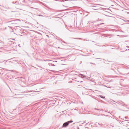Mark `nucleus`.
I'll list each match as a JSON object with an SVG mask.
<instances>
[{"label": "nucleus", "instance_id": "1", "mask_svg": "<svg viewBox=\"0 0 129 129\" xmlns=\"http://www.w3.org/2000/svg\"><path fill=\"white\" fill-rule=\"evenodd\" d=\"M73 122V121L70 120L67 122L64 123L62 125V127H66L70 123H72Z\"/></svg>", "mask_w": 129, "mask_h": 129}, {"label": "nucleus", "instance_id": "2", "mask_svg": "<svg viewBox=\"0 0 129 129\" xmlns=\"http://www.w3.org/2000/svg\"><path fill=\"white\" fill-rule=\"evenodd\" d=\"M122 124L124 125H128L129 124V121L127 120H125L124 121H121Z\"/></svg>", "mask_w": 129, "mask_h": 129}, {"label": "nucleus", "instance_id": "3", "mask_svg": "<svg viewBox=\"0 0 129 129\" xmlns=\"http://www.w3.org/2000/svg\"><path fill=\"white\" fill-rule=\"evenodd\" d=\"M101 6V5L96 4L95 7H94V8H93L92 9L94 10H98L100 9V8L101 7L99 6Z\"/></svg>", "mask_w": 129, "mask_h": 129}, {"label": "nucleus", "instance_id": "4", "mask_svg": "<svg viewBox=\"0 0 129 129\" xmlns=\"http://www.w3.org/2000/svg\"><path fill=\"white\" fill-rule=\"evenodd\" d=\"M80 76L82 78H86V76L82 74H79Z\"/></svg>", "mask_w": 129, "mask_h": 129}, {"label": "nucleus", "instance_id": "5", "mask_svg": "<svg viewBox=\"0 0 129 129\" xmlns=\"http://www.w3.org/2000/svg\"><path fill=\"white\" fill-rule=\"evenodd\" d=\"M96 4H90V6L93 7L94 8V7H95V6Z\"/></svg>", "mask_w": 129, "mask_h": 129}, {"label": "nucleus", "instance_id": "6", "mask_svg": "<svg viewBox=\"0 0 129 129\" xmlns=\"http://www.w3.org/2000/svg\"><path fill=\"white\" fill-rule=\"evenodd\" d=\"M100 96L102 98H104L105 97H104L103 96H102V95H100Z\"/></svg>", "mask_w": 129, "mask_h": 129}, {"label": "nucleus", "instance_id": "7", "mask_svg": "<svg viewBox=\"0 0 129 129\" xmlns=\"http://www.w3.org/2000/svg\"><path fill=\"white\" fill-rule=\"evenodd\" d=\"M74 39H81V38H73Z\"/></svg>", "mask_w": 129, "mask_h": 129}, {"label": "nucleus", "instance_id": "8", "mask_svg": "<svg viewBox=\"0 0 129 129\" xmlns=\"http://www.w3.org/2000/svg\"><path fill=\"white\" fill-rule=\"evenodd\" d=\"M50 60H44V61H48Z\"/></svg>", "mask_w": 129, "mask_h": 129}, {"label": "nucleus", "instance_id": "9", "mask_svg": "<svg viewBox=\"0 0 129 129\" xmlns=\"http://www.w3.org/2000/svg\"><path fill=\"white\" fill-rule=\"evenodd\" d=\"M111 102H115L114 101H113V100H112V101H111Z\"/></svg>", "mask_w": 129, "mask_h": 129}, {"label": "nucleus", "instance_id": "10", "mask_svg": "<svg viewBox=\"0 0 129 129\" xmlns=\"http://www.w3.org/2000/svg\"><path fill=\"white\" fill-rule=\"evenodd\" d=\"M128 117H125V118L127 119Z\"/></svg>", "mask_w": 129, "mask_h": 129}, {"label": "nucleus", "instance_id": "11", "mask_svg": "<svg viewBox=\"0 0 129 129\" xmlns=\"http://www.w3.org/2000/svg\"><path fill=\"white\" fill-rule=\"evenodd\" d=\"M125 120V119H122V120H123L122 121H123V120L124 121V120ZM121 120V121H122V120Z\"/></svg>", "mask_w": 129, "mask_h": 129}, {"label": "nucleus", "instance_id": "12", "mask_svg": "<svg viewBox=\"0 0 129 129\" xmlns=\"http://www.w3.org/2000/svg\"><path fill=\"white\" fill-rule=\"evenodd\" d=\"M63 42V43H66L65 42H64V41Z\"/></svg>", "mask_w": 129, "mask_h": 129}, {"label": "nucleus", "instance_id": "13", "mask_svg": "<svg viewBox=\"0 0 129 129\" xmlns=\"http://www.w3.org/2000/svg\"><path fill=\"white\" fill-rule=\"evenodd\" d=\"M104 24L103 23H101L100 24Z\"/></svg>", "mask_w": 129, "mask_h": 129}, {"label": "nucleus", "instance_id": "14", "mask_svg": "<svg viewBox=\"0 0 129 129\" xmlns=\"http://www.w3.org/2000/svg\"><path fill=\"white\" fill-rule=\"evenodd\" d=\"M95 109H96L95 108ZM96 110H99V109H96Z\"/></svg>", "mask_w": 129, "mask_h": 129}, {"label": "nucleus", "instance_id": "15", "mask_svg": "<svg viewBox=\"0 0 129 129\" xmlns=\"http://www.w3.org/2000/svg\"><path fill=\"white\" fill-rule=\"evenodd\" d=\"M80 82H82V81H81Z\"/></svg>", "mask_w": 129, "mask_h": 129}, {"label": "nucleus", "instance_id": "16", "mask_svg": "<svg viewBox=\"0 0 129 129\" xmlns=\"http://www.w3.org/2000/svg\"><path fill=\"white\" fill-rule=\"evenodd\" d=\"M128 22H129V20L128 21Z\"/></svg>", "mask_w": 129, "mask_h": 129}, {"label": "nucleus", "instance_id": "17", "mask_svg": "<svg viewBox=\"0 0 129 129\" xmlns=\"http://www.w3.org/2000/svg\"><path fill=\"white\" fill-rule=\"evenodd\" d=\"M128 22H129V20L128 21Z\"/></svg>", "mask_w": 129, "mask_h": 129}, {"label": "nucleus", "instance_id": "18", "mask_svg": "<svg viewBox=\"0 0 129 129\" xmlns=\"http://www.w3.org/2000/svg\"><path fill=\"white\" fill-rule=\"evenodd\" d=\"M113 104H115V103H113Z\"/></svg>", "mask_w": 129, "mask_h": 129}, {"label": "nucleus", "instance_id": "19", "mask_svg": "<svg viewBox=\"0 0 129 129\" xmlns=\"http://www.w3.org/2000/svg\"><path fill=\"white\" fill-rule=\"evenodd\" d=\"M121 120H122V118H121Z\"/></svg>", "mask_w": 129, "mask_h": 129}]
</instances>
